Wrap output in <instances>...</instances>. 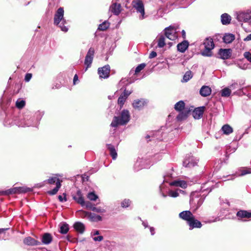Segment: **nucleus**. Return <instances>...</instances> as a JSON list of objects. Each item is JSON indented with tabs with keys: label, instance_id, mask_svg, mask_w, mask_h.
<instances>
[{
	"label": "nucleus",
	"instance_id": "obj_21",
	"mask_svg": "<svg viewBox=\"0 0 251 251\" xmlns=\"http://www.w3.org/2000/svg\"><path fill=\"white\" fill-rule=\"evenodd\" d=\"M73 199L81 206H84L85 201L80 190L77 191L76 194L73 196Z\"/></svg>",
	"mask_w": 251,
	"mask_h": 251
},
{
	"label": "nucleus",
	"instance_id": "obj_24",
	"mask_svg": "<svg viewBox=\"0 0 251 251\" xmlns=\"http://www.w3.org/2000/svg\"><path fill=\"white\" fill-rule=\"evenodd\" d=\"M24 243L28 246H36L40 245V242L31 237H27L24 240Z\"/></svg>",
	"mask_w": 251,
	"mask_h": 251
},
{
	"label": "nucleus",
	"instance_id": "obj_37",
	"mask_svg": "<svg viewBox=\"0 0 251 251\" xmlns=\"http://www.w3.org/2000/svg\"><path fill=\"white\" fill-rule=\"evenodd\" d=\"M193 77V74L191 71H187L183 75L182 82H187Z\"/></svg>",
	"mask_w": 251,
	"mask_h": 251
},
{
	"label": "nucleus",
	"instance_id": "obj_62",
	"mask_svg": "<svg viewBox=\"0 0 251 251\" xmlns=\"http://www.w3.org/2000/svg\"><path fill=\"white\" fill-rule=\"evenodd\" d=\"M150 230L151 233L152 235H153L155 233L154 228L153 227H150Z\"/></svg>",
	"mask_w": 251,
	"mask_h": 251
},
{
	"label": "nucleus",
	"instance_id": "obj_9",
	"mask_svg": "<svg viewBox=\"0 0 251 251\" xmlns=\"http://www.w3.org/2000/svg\"><path fill=\"white\" fill-rule=\"evenodd\" d=\"M31 191V189L26 186L14 187L2 192L4 195L25 193Z\"/></svg>",
	"mask_w": 251,
	"mask_h": 251
},
{
	"label": "nucleus",
	"instance_id": "obj_44",
	"mask_svg": "<svg viewBox=\"0 0 251 251\" xmlns=\"http://www.w3.org/2000/svg\"><path fill=\"white\" fill-rule=\"evenodd\" d=\"M69 230V226L66 224H63L60 228V232L62 234H66Z\"/></svg>",
	"mask_w": 251,
	"mask_h": 251
},
{
	"label": "nucleus",
	"instance_id": "obj_39",
	"mask_svg": "<svg viewBox=\"0 0 251 251\" xmlns=\"http://www.w3.org/2000/svg\"><path fill=\"white\" fill-rule=\"evenodd\" d=\"M165 45V37L163 35H159L158 39V46L159 48H163Z\"/></svg>",
	"mask_w": 251,
	"mask_h": 251
},
{
	"label": "nucleus",
	"instance_id": "obj_56",
	"mask_svg": "<svg viewBox=\"0 0 251 251\" xmlns=\"http://www.w3.org/2000/svg\"><path fill=\"white\" fill-rule=\"evenodd\" d=\"M103 239L102 236H98L97 237H94L93 238V239L95 241H101Z\"/></svg>",
	"mask_w": 251,
	"mask_h": 251
},
{
	"label": "nucleus",
	"instance_id": "obj_29",
	"mask_svg": "<svg viewBox=\"0 0 251 251\" xmlns=\"http://www.w3.org/2000/svg\"><path fill=\"white\" fill-rule=\"evenodd\" d=\"M171 186H179L182 188H185L187 186V183L185 181L176 180L170 183Z\"/></svg>",
	"mask_w": 251,
	"mask_h": 251
},
{
	"label": "nucleus",
	"instance_id": "obj_8",
	"mask_svg": "<svg viewBox=\"0 0 251 251\" xmlns=\"http://www.w3.org/2000/svg\"><path fill=\"white\" fill-rule=\"evenodd\" d=\"M132 7L140 14L139 19L142 20L146 18L144 5L141 0H133L131 3Z\"/></svg>",
	"mask_w": 251,
	"mask_h": 251
},
{
	"label": "nucleus",
	"instance_id": "obj_40",
	"mask_svg": "<svg viewBox=\"0 0 251 251\" xmlns=\"http://www.w3.org/2000/svg\"><path fill=\"white\" fill-rule=\"evenodd\" d=\"M93 58L85 56L84 60V64L86 66V68L85 69V71H86L88 68L90 67L92 63Z\"/></svg>",
	"mask_w": 251,
	"mask_h": 251
},
{
	"label": "nucleus",
	"instance_id": "obj_48",
	"mask_svg": "<svg viewBox=\"0 0 251 251\" xmlns=\"http://www.w3.org/2000/svg\"><path fill=\"white\" fill-rule=\"evenodd\" d=\"M108 27H109L108 23H106V22H104L99 25L98 29L100 30L104 31V30H106V29H107L108 28Z\"/></svg>",
	"mask_w": 251,
	"mask_h": 251
},
{
	"label": "nucleus",
	"instance_id": "obj_36",
	"mask_svg": "<svg viewBox=\"0 0 251 251\" xmlns=\"http://www.w3.org/2000/svg\"><path fill=\"white\" fill-rule=\"evenodd\" d=\"M223 132L226 135H228L233 132L232 128L228 125H225L222 127Z\"/></svg>",
	"mask_w": 251,
	"mask_h": 251
},
{
	"label": "nucleus",
	"instance_id": "obj_7",
	"mask_svg": "<svg viewBox=\"0 0 251 251\" xmlns=\"http://www.w3.org/2000/svg\"><path fill=\"white\" fill-rule=\"evenodd\" d=\"M204 50L202 51L201 54L205 56H211V50L214 48L215 45L213 39L211 37H207L203 42Z\"/></svg>",
	"mask_w": 251,
	"mask_h": 251
},
{
	"label": "nucleus",
	"instance_id": "obj_45",
	"mask_svg": "<svg viewBox=\"0 0 251 251\" xmlns=\"http://www.w3.org/2000/svg\"><path fill=\"white\" fill-rule=\"evenodd\" d=\"M231 91L228 88H225L221 91V96L227 97L230 96Z\"/></svg>",
	"mask_w": 251,
	"mask_h": 251
},
{
	"label": "nucleus",
	"instance_id": "obj_32",
	"mask_svg": "<svg viewBox=\"0 0 251 251\" xmlns=\"http://www.w3.org/2000/svg\"><path fill=\"white\" fill-rule=\"evenodd\" d=\"M234 39V35L231 33H226L223 37V41L226 44L230 43Z\"/></svg>",
	"mask_w": 251,
	"mask_h": 251
},
{
	"label": "nucleus",
	"instance_id": "obj_23",
	"mask_svg": "<svg viewBox=\"0 0 251 251\" xmlns=\"http://www.w3.org/2000/svg\"><path fill=\"white\" fill-rule=\"evenodd\" d=\"M188 47L189 42L186 40H184L177 44V49L178 51L183 53L188 49Z\"/></svg>",
	"mask_w": 251,
	"mask_h": 251
},
{
	"label": "nucleus",
	"instance_id": "obj_30",
	"mask_svg": "<svg viewBox=\"0 0 251 251\" xmlns=\"http://www.w3.org/2000/svg\"><path fill=\"white\" fill-rule=\"evenodd\" d=\"M221 23L224 25H226L230 23L231 17L227 13L223 14L221 16Z\"/></svg>",
	"mask_w": 251,
	"mask_h": 251
},
{
	"label": "nucleus",
	"instance_id": "obj_59",
	"mask_svg": "<svg viewBox=\"0 0 251 251\" xmlns=\"http://www.w3.org/2000/svg\"><path fill=\"white\" fill-rule=\"evenodd\" d=\"M246 90V88H244L243 87L242 88V91L239 90H238V92L236 91V95H241L242 94H241V92L243 94H246V92L244 91Z\"/></svg>",
	"mask_w": 251,
	"mask_h": 251
},
{
	"label": "nucleus",
	"instance_id": "obj_31",
	"mask_svg": "<svg viewBox=\"0 0 251 251\" xmlns=\"http://www.w3.org/2000/svg\"><path fill=\"white\" fill-rule=\"evenodd\" d=\"M74 227L75 229L80 233H83L84 231L85 226L81 222H75L74 225Z\"/></svg>",
	"mask_w": 251,
	"mask_h": 251
},
{
	"label": "nucleus",
	"instance_id": "obj_41",
	"mask_svg": "<svg viewBox=\"0 0 251 251\" xmlns=\"http://www.w3.org/2000/svg\"><path fill=\"white\" fill-rule=\"evenodd\" d=\"M93 58L85 56L84 60V64L86 66V68L85 69V71H86L88 68L90 67L92 63Z\"/></svg>",
	"mask_w": 251,
	"mask_h": 251
},
{
	"label": "nucleus",
	"instance_id": "obj_18",
	"mask_svg": "<svg viewBox=\"0 0 251 251\" xmlns=\"http://www.w3.org/2000/svg\"><path fill=\"white\" fill-rule=\"evenodd\" d=\"M85 216H87L90 221L91 222H98L102 220L100 216L97 215L95 213H92L85 211H82Z\"/></svg>",
	"mask_w": 251,
	"mask_h": 251
},
{
	"label": "nucleus",
	"instance_id": "obj_46",
	"mask_svg": "<svg viewBox=\"0 0 251 251\" xmlns=\"http://www.w3.org/2000/svg\"><path fill=\"white\" fill-rule=\"evenodd\" d=\"M25 101L23 100L19 99L16 102V106L17 108L21 109L23 108L25 105Z\"/></svg>",
	"mask_w": 251,
	"mask_h": 251
},
{
	"label": "nucleus",
	"instance_id": "obj_60",
	"mask_svg": "<svg viewBox=\"0 0 251 251\" xmlns=\"http://www.w3.org/2000/svg\"><path fill=\"white\" fill-rule=\"evenodd\" d=\"M157 56V53L154 51H152L150 55H149V58H152Z\"/></svg>",
	"mask_w": 251,
	"mask_h": 251
},
{
	"label": "nucleus",
	"instance_id": "obj_43",
	"mask_svg": "<svg viewBox=\"0 0 251 251\" xmlns=\"http://www.w3.org/2000/svg\"><path fill=\"white\" fill-rule=\"evenodd\" d=\"M126 99L127 98L126 97H125L124 95H122V94L119 97L118 100V103L120 105L121 108L123 107Z\"/></svg>",
	"mask_w": 251,
	"mask_h": 251
},
{
	"label": "nucleus",
	"instance_id": "obj_28",
	"mask_svg": "<svg viewBox=\"0 0 251 251\" xmlns=\"http://www.w3.org/2000/svg\"><path fill=\"white\" fill-rule=\"evenodd\" d=\"M236 216L238 217V220H240V218H250L251 212L245 210H240L236 213Z\"/></svg>",
	"mask_w": 251,
	"mask_h": 251
},
{
	"label": "nucleus",
	"instance_id": "obj_27",
	"mask_svg": "<svg viewBox=\"0 0 251 251\" xmlns=\"http://www.w3.org/2000/svg\"><path fill=\"white\" fill-rule=\"evenodd\" d=\"M211 93V88L207 86H203L200 90V93L202 97H207L209 96Z\"/></svg>",
	"mask_w": 251,
	"mask_h": 251
},
{
	"label": "nucleus",
	"instance_id": "obj_49",
	"mask_svg": "<svg viewBox=\"0 0 251 251\" xmlns=\"http://www.w3.org/2000/svg\"><path fill=\"white\" fill-rule=\"evenodd\" d=\"M131 203V201L129 199H125L121 202V206L123 208L128 207Z\"/></svg>",
	"mask_w": 251,
	"mask_h": 251
},
{
	"label": "nucleus",
	"instance_id": "obj_1",
	"mask_svg": "<svg viewBox=\"0 0 251 251\" xmlns=\"http://www.w3.org/2000/svg\"><path fill=\"white\" fill-rule=\"evenodd\" d=\"M130 115L128 110L124 109L118 116H114L110 126L113 127H117L119 126L126 125L129 121Z\"/></svg>",
	"mask_w": 251,
	"mask_h": 251
},
{
	"label": "nucleus",
	"instance_id": "obj_34",
	"mask_svg": "<svg viewBox=\"0 0 251 251\" xmlns=\"http://www.w3.org/2000/svg\"><path fill=\"white\" fill-rule=\"evenodd\" d=\"M248 174H251V168H243L238 170L236 176H243Z\"/></svg>",
	"mask_w": 251,
	"mask_h": 251
},
{
	"label": "nucleus",
	"instance_id": "obj_35",
	"mask_svg": "<svg viewBox=\"0 0 251 251\" xmlns=\"http://www.w3.org/2000/svg\"><path fill=\"white\" fill-rule=\"evenodd\" d=\"M185 107V103L183 100H180L176 102L175 105V109L178 111H181Z\"/></svg>",
	"mask_w": 251,
	"mask_h": 251
},
{
	"label": "nucleus",
	"instance_id": "obj_26",
	"mask_svg": "<svg viewBox=\"0 0 251 251\" xmlns=\"http://www.w3.org/2000/svg\"><path fill=\"white\" fill-rule=\"evenodd\" d=\"M147 167L148 166L145 164V160L140 158L137 159L134 165L135 169H136L137 171Z\"/></svg>",
	"mask_w": 251,
	"mask_h": 251
},
{
	"label": "nucleus",
	"instance_id": "obj_51",
	"mask_svg": "<svg viewBox=\"0 0 251 251\" xmlns=\"http://www.w3.org/2000/svg\"><path fill=\"white\" fill-rule=\"evenodd\" d=\"M145 63H142L139 64L135 69V73L136 74L142 71L146 66Z\"/></svg>",
	"mask_w": 251,
	"mask_h": 251
},
{
	"label": "nucleus",
	"instance_id": "obj_12",
	"mask_svg": "<svg viewBox=\"0 0 251 251\" xmlns=\"http://www.w3.org/2000/svg\"><path fill=\"white\" fill-rule=\"evenodd\" d=\"M110 69V67L108 65L99 68L98 69V73L100 77L104 79L107 78L109 76Z\"/></svg>",
	"mask_w": 251,
	"mask_h": 251
},
{
	"label": "nucleus",
	"instance_id": "obj_14",
	"mask_svg": "<svg viewBox=\"0 0 251 251\" xmlns=\"http://www.w3.org/2000/svg\"><path fill=\"white\" fill-rule=\"evenodd\" d=\"M194 217L192 213L189 210L183 211L179 214V217L186 221L188 223Z\"/></svg>",
	"mask_w": 251,
	"mask_h": 251
},
{
	"label": "nucleus",
	"instance_id": "obj_10",
	"mask_svg": "<svg viewBox=\"0 0 251 251\" xmlns=\"http://www.w3.org/2000/svg\"><path fill=\"white\" fill-rule=\"evenodd\" d=\"M199 159L191 154H187L183 162V165L185 167L191 168L197 165Z\"/></svg>",
	"mask_w": 251,
	"mask_h": 251
},
{
	"label": "nucleus",
	"instance_id": "obj_53",
	"mask_svg": "<svg viewBox=\"0 0 251 251\" xmlns=\"http://www.w3.org/2000/svg\"><path fill=\"white\" fill-rule=\"evenodd\" d=\"M244 56L249 61L251 62V54L250 52H245L244 54Z\"/></svg>",
	"mask_w": 251,
	"mask_h": 251
},
{
	"label": "nucleus",
	"instance_id": "obj_58",
	"mask_svg": "<svg viewBox=\"0 0 251 251\" xmlns=\"http://www.w3.org/2000/svg\"><path fill=\"white\" fill-rule=\"evenodd\" d=\"M132 93L131 91H127L125 89L124 92L122 94V95H124L125 97H126V98H127L128 96Z\"/></svg>",
	"mask_w": 251,
	"mask_h": 251
},
{
	"label": "nucleus",
	"instance_id": "obj_63",
	"mask_svg": "<svg viewBox=\"0 0 251 251\" xmlns=\"http://www.w3.org/2000/svg\"><path fill=\"white\" fill-rule=\"evenodd\" d=\"M245 41L251 40V33L248 35L244 39Z\"/></svg>",
	"mask_w": 251,
	"mask_h": 251
},
{
	"label": "nucleus",
	"instance_id": "obj_22",
	"mask_svg": "<svg viewBox=\"0 0 251 251\" xmlns=\"http://www.w3.org/2000/svg\"><path fill=\"white\" fill-rule=\"evenodd\" d=\"M106 148L109 151V153L112 159L115 160L117 157V152L116 147L111 144H106Z\"/></svg>",
	"mask_w": 251,
	"mask_h": 251
},
{
	"label": "nucleus",
	"instance_id": "obj_19",
	"mask_svg": "<svg viewBox=\"0 0 251 251\" xmlns=\"http://www.w3.org/2000/svg\"><path fill=\"white\" fill-rule=\"evenodd\" d=\"M189 229L192 230L195 228H201L202 226L201 222L196 219L195 216L188 223Z\"/></svg>",
	"mask_w": 251,
	"mask_h": 251
},
{
	"label": "nucleus",
	"instance_id": "obj_13",
	"mask_svg": "<svg viewBox=\"0 0 251 251\" xmlns=\"http://www.w3.org/2000/svg\"><path fill=\"white\" fill-rule=\"evenodd\" d=\"M220 203L222 208L225 209L224 211L227 209L226 211H228L229 210L234 209V201H230L228 200L222 199H220Z\"/></svg>",
	"mask_w": 251,
	"mask_h": 251
},
{
	"label": "nucleus",
	"instance_id": "obj_3",
	"mask_svg": "<svg viewBox=\"0 0 251 251\" xmlns=\"http://www.w3.org/2000/svg\"><path fill=\"white\" fill-rule=\"evenodd\" d=\"M40 119L41 117H39V119L34 120V118L31 117V114L28 112L25 113L20 121L18 123H15V124L18 126L21 127L36 126L38 124Z\"/></svg>",
	"mask_w": 251,
	"mask_h": 251
},
{
	"label": "nucleus",
	"instance_id": "obj_38",
	"mask_svg": "<svg viewBox=\"0 0 251 251\" xmlns=\"http://www.w3.org/2000/svg\"><path fill=\"white\" fill-rule=\"evenodd\" d=\"M182 191L180 189H176L175 191L171 190L168 192V196L171 197L176 198L179 196V193Z\"/></svg>",
	"mask_w": 251,
	"mask_h": 251
},
{
	"label": "nucleus",
	"instance_id": "obj_11",
	"mask_svg": "<svg viewBox=\"0 0 251 251\" xmlns=\"http://www.w3.org/2000/svg\"><path fill=\"white\" fill-rule=\"evenodd\" d=\"M176 30V28L173 25L166 27L164 29L165 36L171 40H175L177 38Z\"/></svg>",
	"mask_w": 251,
	"mask_h": 251
},
{
	"label": "nucleus",
	"instance_id": "obj_54",
	"mask_svg": "<svg viewBox=\"0 0 251 251\" xmlns=\"http://www.w3.org/2000/svg\"><path fill=\"white\" fill-rule=\"evenodd\" d=\"M63 195L64 197L61 195L58 196V199L60 202L66 201H67L66 194L63 193Z\"/></svg>",
	"mask_w": 251,
	"mask_h": 251
},
{
	"label": "nucleus",
	"instance_id": "obj_33",
	"mask_svg": "<svg viewBox=\"0 0 251 251\" xmlns=\"http://www.w3.org/2000/svg\"><path fill=\"white\" fill-rule=\"evenodd\" d=\"M52 241L51 235L48 233H45L42 237V242L43 244L48 245Z\"/></svg>",
	"mask_w": 251,
	"mask_h": 251
},
{
	"label": "nucleus",
	"instance_id": "obj_15",
	"mask_svg": "<svg viewBox=\"0 0 251 251\" xmlns=\"http://www.w3.org/2000/svg\"><path fill=\"white\" fill-rule=\"evenodd\" d=\"M218 55L219 57L223 59H227L229 58L231 55V50L230 49H223L219 50Z\"/></svg>",
	"mask_w": 251,
	"mask_h": 251
},
{
	"label": "nucleus",
	"instance_id": "obj_64",
	"mask_svg": "<svg viewBox=\"0 0 251 251\" xmlns=\"http://www.w3.org/2000/svg\"><path fill=\"white\" fill-rule=\"evenodd\" d=\"M142 225L145 227V228H146L148 226V223L147 221H142Z\"/></svg>",
	"mask_w": 251,
	"mask_h": 251
},
{
	"label": "nucleus",
	"instance_id": "obj_20",
	"mask_svg": "<svg viewBox=\"0 0 251 251\" xmlns=\"http://www.w3.org/2000/svg\"><path fill=\"white\" fill-rule=\"evenodd\" d=\"M109 10L115 15H118L121 11L120 4L113 3L109 7Z\"/></svg>",
	"mask_w": 251,
	"mask_h": 251
},
{
	"label": "nucleus",
	"instance_id": "obj_16",
	"mask_svg": "<svg viewBox=\"0 0 251 251\" xmlns=\"http://www.w3.org/2000/svg\"><path fill=\"white\" fill-rule=\"evenodd\" d=\"M205 107L204 106H201L196 108L192 112V115L195 119H200L203 115Z\"/></svg>",
	"mask_w": 251,
	"mask_h": 251
},
{
	"label": "nucleus",
	"instance_id": "obj_57",
	"mask_svg": "<svg viewBox=\"0 0 251 251\" xmlns=\"http://www.w3.org/2000/svg\"><path fill=\"white\" fill-rule=\"evenodd\" d=\"M84 206L86 207V208H89L91 210L92 207H93L94 206H92V203L89 201H85V204Z\"/></svg>",
	"mask_w": 251,
	"mask_h": 251
},
{
	"label": "nucleus",
	"instance_id": "obj_6",
	"mask_svg": "<svg viewBox=\"0 0 251 251\" xmlns=\"http://www.w3.org/2000/svg\"><path fill=\"white\" fill-rule=\"evenodd\" d=\"M236 19L239 22L247 23L251 25V8L236 13Z\"/></svg>",
	"mask_w": 251,
	"mask_h": 251
},
{
	"label": "nucleus",
	"instance_id": "obj_17",
	"mask_svg": "<svg viewBox=\"0 0 251 251\" xmlns=\"http://www.w3.org/2000/svg\"><path fill=\"white\" fill-rule=\"evenodd\" d=\"M147 104V101L143 99L134 100L132 103L133 107L138 110L142 109Z\"/></svg>",
	"mask_w": 251,
	"mask_h": 251
},
{
	"label": "nucleus",
	"instance_id": "obj_61",
	"mask_svg": "<svg viewBox=\"0 0 251 251\" xmlns=\"http://www.w3.org/2000/svg\"><path fill=\"white\" fill-rule=\"evenodd\" d=\"M78 80V76L77 75H75L74 79H73V83L75 85L76 84V81Z\"/></svg>",
	"mask_w": 251,
	"mask_h": 251
},
{
	"label": "nucleus",
	"instance_id": "obj_55",
	"mask_svg": "<svg viewBox=\"0 0 251 251\" xmlns=\"http://www.w3.org/2000/svg\"><path fill=\"white\" fill-rule=\"evenodd\" d=\"M32 77V74L30 73H27L25 75V80L26 82H28L30 81Z\"/></svg>",
	"mask_w": 251,
	"mask_h": 251
},
{
	"label": "nucleus",
	"instance_id": "obj_2",
	"mask_svg": "<svg viewBox=\"0 0 251 251\" xmlns=\"http://www.w3.org/2000/svg\"><path fill=\"white\" fill-rule=\"evenodd\" d=\"M64 13L63 7H60L57 10L54 16V24L58 26L62 31L67 32L68 28L65 25L67 21L64 18Z\"/></svg>",
	"mask_w": 251,
	"mask_h": 251
},
{
	"label": "nucleus",
	"instance_id": "obj_42",
	"mask_svg": "<svg viewBox=\"0 0 251 251\" xmlns=\"http://www.w3.org/2000/svg\"><path fill=\"white\" fill-rule=\"evenodd\" d=\"M87 197L89 200L92 201H95L98 198V196L93 192L88 193Z\"/></svg>",
	"mask_w": 251,
	"mask_h": 251
},
{
	"label": "nucleus",
	"instance_id": "obj_5",
	"mask_svg": "<svg viewBox=\"0 0 251 251\" xmlns=\"http://www.w3.org/2000/svg\"><path fill=\"white\" fill-rule=\"evenodd\" d=\"M204 199V195L201 196L196 193L193 194L190 197V205L195 210H197L202 205Z\"/></svg>",
	"mask_w": 251,
	"mask_h": 251
},
{
	"label": "nucleus",
	"instance_id": "obj_25",
	"mask_svg": "<svg viewBox=\"0 0 251 251\" xmlns=\"http://www.w3.org/2000/svg\"><path fill=\"white\" fill-rule=\"evenodd\" d=\"M221 213L220 215V216L217 217H216L214 220L212 221L213 222L220 221V217H222V216H223L224 215L225 216L224 218L225 219H233L234 218V213H235L234 211H233L231 212H229L227 214H225V212L223 211L222 210L221 211Z\"/></svg>",
	"mask_w": 251,
	"mask_h": 251
},
{
	"label": "nucleus",
	"instance_id": "obj_52",
	"mask_svg": "<svg viewBox=\"0 0 251 251\" xmlns=\"http://www.w3.org/2000/svg\"><path fill=\"white\" fill-rule=\"evenodd\" d=\"M186 117L187 115L186 114L183 112H181L177 115V116L176 117V119L177 121H180L184 120L186 118Z\"/></svg>",
	"mask_w": 251,
	"mask_h": 251
},
{
	"label": "nucleus",
	"instance_id": "obj_47",
	"mask_svg": "<svg viewBox=\"0 0 251 251\" xmlns=\"http://www.w3.org/2000/svg\"><path fill=\"white\" fill-rule=\"evenodd\" d=\"M91 210L94 212L99 213H103L106 212L105 209L101 207H92Z\"/></svg>",
	"mask_w": 251,
	"mask_h": 251
},
{
	"label": "nucleus",
	"instance_id": "obj_4",
	"mask_svg": "<svg viewBox=\"0 0 251 251\" xmlns=\"http://www.w3.org/2000/svg\"><path fill=\"white\" fill-rule=\"evenodd\" d=\"M61 180H60L59 178L56 176H52L50 177L49 179L45 180L42 184H40L39 186L41 187L44 186V183H48L50 184H54L56 185V187L53 188L52 190H50L48 192V193L50 195H55L59 189L60 188L61 186Z\"/></svg>",
	"mask_w": 251,
	"mask_h": 251
},
{
	"label": "nucleus",
	"instance_id": "obj_50",
	"mask_svg": "<svg viewBox=\"0 0 251 251\" xmlns=\"http://www.w3.org/2000/svg\"><path fill=\"white\" fill-rule=\"evenodd\" d=\"M94 54H95V50L93 48L91 47L89 49V50L86 54V56L93 58L94 56Z\"/></svg>",
	"mask_w": 251,
	"mask_h": 251
}]
</instances>
